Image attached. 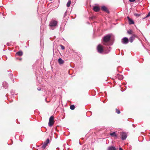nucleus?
Returning a JSON list of instances; mask_svg holds the SVG:
<instances>
[{
    "mask_svg": "<svg viewBox=\"0 0 150 150\" xmlns=\"http://www.w3.org/2000/svg\"><path fill=\"white\" fill-rule=\"evenodd\" d=\"M121 135L122 140H124L126 139L127 137V134L125 132H123L121 134Z\"/></svg>",
    "mask_w": 150,
    "mask_h": 150,
    "instance_id": "6",
    "label": "nucleus"
},
{
    "mask_svg": "<svg viewBox=\"0 0 150 150\" xmlns=\"http://www.w3.org/2000/svg\"><path fill=\"white\" fill-rule=\"evenodd\" d=\"M37 89L39 91H40L41 90V89L40 88H37Z\"/></svg>",
    "mask_w": 150,
    "mask_h": 150,
    "instance_id": "30",
    "label": "nucleus"
},
{
    "mask_svg": "<svg viewBox=\"0 0 150 150\" xmlns=\"http://www.w3.org/2000/svg\"><path fill=\"white\" fill-rule=\"evenodd\" d=\"M101 9L103 11L105 12H106L109 13V11L108 8L105 6H103L101 7Z\"/></svg>",
    "mask_w": 150,
    "mask_h": 150,
    "instance_id": "7",
    "label": "nucleus"
},
{
    "mask_svg": "<svg viewBox=\"0 0 150 150\" xmlns=\"http://www.w3.org/2000/svg\"><path fill=\"white\" fill-rule=\"evenodd\" d=\"M75 106L74 105H71L70 106V108L71 110H73L75 109Z\"/></svg>",
    "mask_w": 150,
    "mask_h": 150,
    "instance_id": "19",
    "label": "nucleus"
},
{
    "mask_svg": "<svg viewBox=\"0 0 150 150\" xmlns=\"http://www.w3.org/2000/svg\"><path fill=\"white\" fill-rule=\"evenodd\" d=\"M13 75V74L11 73H10L9 74V77L11 79V78L12 77Z\"/></svg>",
    "mask_w": 150,
    "mask_h": 150,
    "instance_id": "27",
    "label": "nucleus"
},
{
    "mask_svg": "<svg viewBox=\"0 0 150 150\" xmlns=\"http://www.w3.org/2000/svg\"><path fill=\"white\" fill-rule=\"evenodd\" d=\"M57 21L54 20H52L50 21L49 24L50 28L52 30H54L57 26Z\"/></svg>",
    "mask_w": 150,
    "mask_h": 150,
    "instance_id": "3",
    "label": "nucleus"
},
{
    "mask_svg": "<svg viewBox=\"0 0 150 150\" xmlns=\"http://www.w3.org/2000/svg\"><path fill=\"white\" fill-rule=\"evenodd\" d=\"M47 145V144L44 142L43 145L42 146V148L43 149H44L46 146Z\"/></svg>",
    "mask_w": 150,
    "mask_h": 150,
    "instance_id": "20",
    "label": "nucleus"
},
{
    "mask_svg": "<svg viewBox=\"0 0 150 150\" xmlns=\"http://www.w3.org/2000/svg\"><path fill=\"white\" fill-rule=\"evenodd\" d=\"M150 16V12L148 13V14L146 15L145 18L147 17Z\"/></svg>",
    "mask_w": 150,
    "mask_h": 150,
    "instance_id": "28",
    "label": "nucleus"
},
{
    "mask_svg": "<svg viewBox=\"0 0 150 150\" xmlns=\"http://www.w3.org/2000/svg\"><path fill=\"white\" fill-rule=\"evenodd\" d=\"M93 10L96 12H98L100 10V8L99 7L97 6H95L93 7Z\"/></svg>",
    "mask_w": 150,
    "mask_h": 150,
    "instance_id": "10",
    "label": "nucleus"
},
{
    "mask_svg": "<svg viewBox=\"0 0 150 150\" xmlns=\"http://www.w3.org/2000/svg\"><path fill=\"white\" fill-rule=\"evenodd\" d=\"M127 18L128 19L129 24H134V21L133 20L130 19L128 16L127 17Z\"/></svg>",
    "mask_w": 150,
    "mask_h": 150,
    "instance_id": "12",
    "label": "nucleus"
},
{
    "mask_svg": "<svg viewBox=\"0 0 150 150\" xmlns=\"http://www.w3.org/2000/svg\"><path fill=\"white\" fill-rule=\"evenodd\" d=\"M136 36V35H133L132 36H131L129 38V41L131 42H133L134 39Z\"/></svg>",
    "mask_w": 150,
    "mask_h": 150,
    "instance_id": "11",
    "label": "nucleus"
},
{
    "mask_svg": "<svg viewBox=\"0 0 150 150\" xmlns=\"http://www.w3.org/2000/svg\"><path fill=\"white\" fill-rule=\"evenodd\" d=\"M84 149H85V148H84V147L83 146V147L82 150H84Z\"/></svg>",
    "mask_w": 150,
    "mask_h": 150,
    "instance_id": "31",
    "label": "nucleus"
},
{
    "mask_svg": "<svg viewBox=\"0 0 150 150\" xmlns=\"http://www.w3.org/2000/svg\"><path fill=\"white\" fill-rule=\"evenodd\" d=\"M129 41V39L127 38L124 37L122 39L121 42L123 44H126L128 43Z\"/></svg>",
    "mask_w": 150,
    "mask_h": 150,
    "instance_id": "5",
    "label": "nucleus"
},
{
    "mask_svg": "<svg viewBox=\"0 0 150 150\" xmlns=\"http://www.w3.org/2000/svg\"><path fill=\"white\" fill-rule=\"evenodd\" d=\"M119 150H123V149L121 148H119Z\"/></svg>",
    "mask_w": 150,
    "mask_h": 150,
    "instance_id": "32",
    "label": "nucleus"
},
{
    "mask_svg": "<svg viewBox=\"0 0 150 150\" xmlns=\"http://www.w3.org/2000/svg\"><path fill=\"white\" fill-rule=\"evenodd\" d=\"M58 63L60 64H62L64 62V61L61 58H59L58 59Z\"/></svg>",
    "mask_w": 150,
    "mask_h": 150,
    "instance_id": "14",
    "label": "nucleus"
},
{
    "mask_svg": "<svg viewBox=\"0 0 150 150\" xmlns=\"http://www.w3.org/2000/svg\"><path fill=\"white\" fill-rule=\"evenodd\" d=\"M3 86L4 88L6 89L8 87V83L6 81L3 82Z\"/></svg>",
    "mask_w": 150,
    "mask_h": 150,
    "instance_id": "8",
    "label": "nucleus"
},
{
    "mask_svg": "<svg viewBox=\"0 0 150 150\" xmlns=\"http://www.w3.org/2000/svg\"><path fill=\"white\" fill-rule=\"evenodd\" d=\"M135 0H129L130 2H133L135 1Z\"/></svg>",
    "mask_w": 150,
    "mask_h": 150,
    "instance_id": "29",
    "label": "nucleus"
},
{
    "mask_svg": "<svg viewBox=\"0 0 150 150\" xmlns=\"http://www.w3.org/2000/svg\"><path fill=\"white\" fill-rule=\"evenodd\" d=\"M8 1H13V0H8Z\"/></svg>",
    "mask_w": 150,
    "mask_h": 150,
    "instance_id": "35",
    "label": "nucleus"
},
{
    "mask_svg": "<svg viewBox=\"0 0 150 150\" xmlns=\"http://www.w3.org/2000/svg\"><path fill=\"white\" fill-rule=\"evenodd\" d=\"M111 37V34H108L104 36L102 39V43L103 45L109 46L112 45V44L110 42Z\"/></svg>",
    "mask_w": 150,
    "mask_h": 150,
    "instance_id": "1",
    "label": "nucleus"
},
{
    "mask_svg": "<svg viewBox=\"0 0 150 150\" xmlns=\"http://www.w3.org/2000/svg\"><path fill=\"white\" fill-rule=\"evenodd\" d=\"M60 47H61V49L62 50H63L64 49L65 47H64V46H63V45H60Z\"/></svg>",
    "mask_w": 150,
    "mask_h": 150,
    "instance_id": "26",
    "label": "nucleus"
},
{
    "mask_svg": "<svg viewBox=\"0 0 150 150\" xmlns=\"http://www.w3.org/2000/svg\"><path fill=\"white\" fill-rule=\"evenodd\" d=\"M21 59H20V60H21Z\"/></svg>",
    "mask_w": 150,
    "mask_h": 150,
    "instance_id": "37",
    "label": "nucleus"
},
{
    "mask_svg": "<svg viewBox=\"0 0 150 150\" xmlns=\"http://www.w3.org/2000/svg\"><path fill=\"white\" fill-rule=\"evenodd\" d=\"M116 112L117 114H120V111L119 110H118L117 109H116Z\"/></svg>",
    "mask_w": 150,
    "mask_h": 150,
    "instance_id": "23",
    "label": "nucleus"
},
{
    "mask_svg": "<svg viewBox=\"0 0 150 150\" xmlns=\"http://www.w3.org/2000/svg\"><path fill=\"white\" fill-rule=\"evenodd\" d=\"M107 150H116V148L112 146H110L108 147Z\"/></svg>",
    "mask_w": 150,
    "mask_h": 150,
    "instance_id": "13",
    "label": "nucleus"
},
{
    "mask_svg": "<svg viewBox=\"0 0 150 150\" xmlns=\"http://www.w3.org/2000/svg\"><path fill=\"white\" fill-rule=\"evenodd\" d=\"M123 76L122 75L117 74L116 76V78H117L119 80H121L123 79Z\"/></svg>",
    "mask_w": 150,
    "mask_h": 150,
    "instance_id": "9",
    "label": "nucleus"
},
{
    "mask_svg": "<svg viewBox=\"0 0 150 150\" xmlns=\"http://www.w3.org/2000/svg\"><path fill=\"white\" fill-rule=\"evenodd\" d=\"M11 94L12 95H13L15 94L16 95H17L16 93H15V91L14 90H11Z\"/></svg>",
    "mask_w": 150,
    "mask_h": 150,
    "instance_id": "18",
    "label": "nucleus"
},
{
    "mask_svg": "<svg viewBox=\"0 0 150 150\" xmlns=\"http://www.w3.org/2000/svg\"><path fill=\"white\" fill-rule=\"evenodd\" d=\"M12 82H13V83H14V79H12Z\"/></svg>",
    "mask_w": 150,
    "mask_h": 150,
    "instance_id": "33",
    "label": "nucleus"
},
{
    "mask_svg": "<svg viewBox=\"0 0 150 150\" xmlns=\"http://www.w3.org/2000/svg\"><path fill=\"white\" fill-rule=\"evenodd\" d=\"M132 30H128L127 31V33L129 34H132Z\"/></svg>",
    "mask_w": 150,
    "mask_h": 150,
    "instance_id": "22",
    "label": "nucleus"
},
{
    "mask_svg": "<svg viewBox=\"0 0 150 150\" xmlns=\"http://www.w3.org/2000/svg\"><path fill=\"white\" fill-rule=\"evenodd\" d=\"M67 11H66L65 12V13L64 15L63 18L65 17L66 16V15H67Z\"/></svg>",
    "mask_w": 150,
    "mask_h": 150,
    "instance_id": "25",
    "label": "nucleus"
},
{
    "mask_svg": "<svg viewBox=\"0 0 150 150\" xmlns=\"http://www.w3.org/2000/svg\"><path fill=\"white\" fill-rule=\"evenodd\" d=\"M42 29V28H40V31H41H41H42V29Z\"/></svg>",
    "mask_w": 150,
    "mask_h": 150,
    "instance_id": "36",
    "label": "nucleus"
},
{
    "mask_svg": "<svg viewBox=\"0 0 150 150\" xmlns=\"http://www.w3.org/2000/svg\"><path fill=\"white\" fill-rule=\"evenodd\" d=\"M50 142V139H47L46 140V141L44 142L46 144H48Z\"/></svg>",
    "mask_w": 150,
    "mask_h": 150,
    "instance_id": "21",
    "label": "nucleus"
},
{
    "mask_svg": "<svg viewBox=\"0 0 150 150\" xmlns=\"http://www.w3.org/2000/svg\"><path fill=\"white\" fill-rule=\"evenodd\" d=\"M110 135L113 137H117V136L115 132H113L112 133H110Z\"/></svg>",
    "mask_w": 150,
    "mask_h": 150,
    "instance_id": "16",
    "label": "nucleus"
},
{
    "mask_svg": "<svg viewBox=\"0 0 150 150\" xmlns=\"http://www.w3.org/2000/svg\"><path fill=\"white\" fill-rule=\"evenodd\" d=\"M71 4V1L70 0H69L67 4V7H69L70 6Z\"/></svg>",
    "mask_w": 150,
    "mask_h": 150,
    "instance_id": "17",
    "label": "nucleus"
},
{
    "mask_svg": "<svg viewBox=\"0 0 150 150\" xmlns=\"http://www.w3.org/2000/svg\"><path fill=\"white\" fill-rule=\"evenodd\" d=\"M134 15L135 16L139 17L140 16V14H138V13H134Z\"/></svg>",
    "mask_w": 150,
    "mask_h": 150,
    "instance_id": "24",
    "label": "nucleus"
},
{
    "mask_svg": "<svg viewBox=\"0 0 150 150\" xmlns=\"http://www.w3.org/2000/svg\"><path fill=\"white\" fill-rule=\"evenodd\" d=\"M97 49L98 52L100 53L107 54L110 51L111 48L109 47H108L103 48L102 45L99 44L97 46Z\"/></svg>",
    "mask_w": 150,
    "mask_h": 150,
    "instance_id": "2",
    "label": "nucleus"
},
{
    "mask_svg": "<svg viewBox=\"0 0 150 150\" xmlns=\"http://www.w3.org/2000/svg\"><path fill=\"white\" fill-rule=\"evenodd\" d=\"M9 43H7V45H8V46H9Z\"/></svg>",
    "mask_w": 150,
    "mask_h": 150,
    "instance_id": "34",
    "label": "nucleus"
},
{
    "mask_svg": "<svg viewBox=\"0 0 150 150\" xmlns=\"http://www.w3.org/2000/svg\"><path fill=\"white\" fill-rule=\"evenodd\" d=\"M23 54V52L22 51H19L17 52L16 54L19 56H21Z\"/></svg>",
    "mask_w": 150,
    "mask_h": 150,
    "instance_id": "15",
    "label": "nucleus"
},
{
    "mask_svg": "<svg viewBox=\"0 0 150 150\" xmlns=\"http://www.w3.org/2000/svg\"><path fill=\"white\" fill-rule=\"evenodd\" d=\"M54 118L53 116H51L50 118L48 123V125L49 127H52L54 124Z\"/></svg>",
    "mask_w": 150,
    "mask_h": 150,
    "instance_id": "4",
    "label": "nucleus"
}]
</instances>
